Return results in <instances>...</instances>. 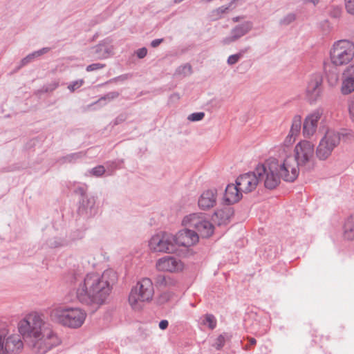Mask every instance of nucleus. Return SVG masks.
<instances>
[{"mask_svg":"<svg viewBox=\"0 0 354 354\" xmlns=\"http://www.w3.org/2000/svg\"><path fill=\"white\" fill-rule=\"evenodd\" d=\"M175 243L174 235L167 232H160L151 238L149 246L153 252L172 253L176 250Z\"/></svg>","mask_w":354,"mask_h":354,"instance_id":"8","label":"nucleus"},{"mask_svg":"<svg viewBox=\"0 0 354 354\" xmlns=\"http://www.w3.org/2000/svg\"><path fill=\"white\" fill-rule=\"evenodd\" d=\"M204 117H205V113L203 112H197V113H193L190 114L187 117V119H188V120L192 121V122H197V121L202 120L204 118Z\"/></svg>","mask_w":354,"mask_h":354,"instance_id":"32","label":"nucleus"},{"mask_svg":"<svg viewBox=\"0 0 354 354\" xmlns=\"http://www.w3.org/2000/svg\"><path fill=\"white\" fill-rule=\"evenodd\" d=\"M301 127V116L295 115L292 120L290 129L288 134L286 137L283 145V152L286 153V148H289L296 140L297 138L300 133Z\"/></svg>","mask_w":354,"mask_h":354,"instance_id":"16","label":"nucleus"},{"mask_svg":"<svg viewBox=\"0 0 354 354\" xmlns=\"http://www.w3.org/2000/svg\"><path fill=\"white\" fill-rule=\"evenodd\" d=\"M48 50H49V48H44L41 50L35 51L33 53L28 55L26 57H25L22 60V62L24 64H26L28 63L29 62H30L34 57H39L44 53H46L47 52H48Z\"/></svg>","mask_w":354,"mask_h":354,"instance_id":"28","label":"nucleus"},{"mask_svg":"<svg viewBox=\"0 0 354 354\" xmlns=\"http://www.w3.org/2000/svg\"><path fill=\"white\" fill-rule=\"evenodd\" d=\"M154 295L152 281L143 278L132 288L129 295V303L134 310H139L145 302L150 301Z\"/></svg>","mask_w":354,"mask_h":354,"instance_id":"5","label":"nucleus"},{"mask_svg":"<svg viewBox=\"0 0 354 354\" xmlns=\"http://www.w3.org/2000/svg\"><path fill=\"white\" fill-rule=\"evenodd\" d=\"M295 19L294 15H289L283 21V24H289Z\"/></svg>","mask_w":354,"mask_h":354,"instance_id":"44","label":"nucleus"},{"mask_svg":"<svg viewBox=\"0 0 354 354\" xmlns=\"http://www.w3.org/2000/svg\"><path fill=\"white\" fill-rule=\"evenodd\" d=\"M204 324H208L209 328L211 329H214L216 325V321L213 315L207 314L205 315V319L203 321Z\"/></svg>","mask_w":354,"mask_h":354,"instance_id":"30","label":"nucleus"},{"mask_svg":"<svg viewBox=\"0 0 354 354\" xmlns=\"http://www.w3.org/2000/svg\"><path fill=\"white\" fill-rule=\"evenodd\" d=\"M277 171L281 179L286 182H294L299 173L297 156H286L283 161L278 160Z\"/></svg>","mask_w":354,"mask_h":354,"instance_id":"9","label":"nucleus"},{"mask_svg":"<svg viewBox=\"0 0 354 354\" xmlns=\"http://www.w3.org/2000/svg\"><path fill=\"white\" fill-rule=\"evenodd\" d=\"M183 224L197 232L198 236L209 237L214 232L213 225L207 220L204 214L194 213L185 216Z\"/></svg>","mask_w":354,"mask_h":354,"instance_id":"7","label":"nucleus"},{"mask_svg":"<svg viewBox=\"0 0 354 354\" xmlns=\"http://www.w3.org/2000/svg\"><path fill=\"white\" fill-rule=\"evenodd\" d=\"M121 164H122V162H120V160H115L111 162H107L106 163L107 172L109 174H111L114 169L119 168L120 167Z\"/></svg>","mask_w":354,"mask_h":354,"instance_id":"31","label":"nucleus"},{"mask_svg":"<svg viewBox=\"0 0 354 354\" xmlns=\"http://www.w3.org/2000/svg\"><path fill=\"white\" fill-rule=\"evenodd\" d=\"M162 41H163L162 39H158L153 40L151 41V45L152 47L156 48V47L158 46L162 43Z\"/></svg>","mask_w":354,"mask_h":354,"instance_id":"42","label":"nucleus"},{"mask_svg":"<svg viewBox=\"0 0 354 354\" xmlns=\"http://www.w3.org/2000/svg\"><path fill=\"white\" fill-rule=\"evenodd\" d=\"M248 339H249L250 344H252V345H254L257 343L256 339L253 337H250Z\"/></svg>","mask_w":354,"mask_h":354,"instance_id":"45","label":"nucleus"},{"mask_svg":"<svg viewBox=\"0 0 354 354\" xmlns=\"http://www.w3.org/2000/svg\"><path fill=\"white\" fill-rule=\"evenodd\" d=\"M322 111L317 109L306 115L303 123L302 133L305 138H311L317 131L318 122L322 116Z\"/></svg>","mask_w":354,"mask_h":354,"instance_id":"12","label":"nucleus"},{"mask_svg":"<svg viewBox=\"0 0 354 354\" xmlns=\"http://www.w3.org/2000/svg\"><path fill=\"white\" fill-rule=\"evenodd\" d=\"M18 330L35 354H46L60 344L50 325L37 312L26 315L19 322Z\"/></svg>","mask_w":354,"mask_h":354,"instance_id":"1","label":"nucleus"},{"mask_svg":"<svg viewBox=\"0 0 354 354\" xmlns=\"http://www.w3.org/2000/svg\"><path fill=\"white\" fill-rule=\"evenodd\" d=\"M95 203L96 198L95 196H91L89 197L83 198L79 209L80 213L85 214L88 216L95 214L96 212Z\"/></svg>","mask_w":354,"mask_h":354,"instance_id":"22","label":"nucleus"},{"mask_svg":"<svg viewBox=\"0 0 354 354\" xmlns=\"http://www.w3.org/2000/svg\"><path fill=\"white\" fill-rule=\"evenodd\" d=\"M315 151V145L306 140L299 142L295 147V152L296 155H313Z\"/></svg>","mask_w":354,"mask_h":354,"instance_id":"24","label":"nucleus"},{"mask_svg":"<svg viewBox=\"0 0 354 354\" xmlns=\"http://www.w3.org/2000/svg\"><path fill=\"white\" fill-rule=\"evenodd\" d=\"M236 183L228 185L225 190L224 201L228 205L238 202L242 198V191Z\"/></svg>","mask_w":354,"mask_h":354,"instance_id":"20","label":"nucleus"},{"mask_svg":"<svg viewBox=\"0 0 354 354\" xmlns=\"http://www.w3.org/2000/svg\"><path fill=\"white\" fill-rule=\"evenodd\" d=\"M343 235L347 240L354 239V215L346 218L343 227Z\"/></svg>","mask_w":354,"mask_h":354,"instance_id":"25","label":"nucleus"},{"mask_svg":"<svg viewBox=\"0 0 354 354\" xmlns=\"http://www.w3.org/2000/svg\"><path fill=\"white\" fill-rule=\"evenodd\" d=\"M21 334H12L7 337L0 335V354H17L24 348Z\"/></svg>","mask_w":354,"mask_h":354,"instance_id":"10","label":"nucleus"},{"mask_svg":"<svg viewBox=\"0 0 354 354\" xmlns=\"http://www.w3.org/2000/svg\"><path fill=\"white\" fill-rule=\"evenodd\" d=\"M339 140L338 133L333 130H328L317 147V153L322 155L330 153L333 149L339 144Z\"/></svg>","mask_w":354,"mask_h":354,"instance_id":"11","label":"nucleus"},{"mask_svg":"<svg viewBox=\"0 0 354 354\" xmlns=\"http://www.w3.org/2000/svg\"><path fill=\"white\" fill-rule=\"evenodd\" d=\"M278 160L270 158L265 162L259 163L255 167V174L259 178V183L268 189L272 190L281 183V177L277 171Z\"/></svg>","mask_w":354,"mask_h":354,"instance_id":"4","label":"nucleus"},{"mask_svg":"<svg viewBox=\"0 0 354 354\" xmlns=\"http://www.w3.org/2000/svg\"><path fill=\"white\" fill-rule=\"evenodd\" d=\"M155 282L157 286H168L173 283L171 279L166 277L163 274H158L155 278Z\"/></svg>","mask_w":354,"mask_h":354,"instance_id":"27","label":"nucleus"},{"mask_svg":"<svg viewBox=\"0 0 354 354\" xmlns=\"http://www.w3.org/2000/svg\"><path fill=\"white\" fill-rule=\"evenodd\" d=\"M343 76L341 92L343 95H348L354 91V64L346 68Z\"/></svg>","mask_w":354,"mask_h":354,"instance_id":"19","label":"nucleus"},{"mask_svg":"<svg viewBox=\"0 0 354 354\" xmlns=\"http://www.w3.org/2000/svg\"><path fill=\"white\" fill-rule=\"evenodd\" d=\"M252 28L250 23H245L241 26H236L232 31V36L230 37H227L224 39L225 44H229L232 41H234L241 37L243 36L246 34Z\"/></svg>","mask_w":354,"mask_h":354,"instance_id":"23","label":"nucleus"},{"mask_svg":"<svg viewBox=\"0 0 354 354\" xmlns=\"http://www.w3.org/2000/svg\"><path fill=\"white\" fill-rule=\"evenodd\" d=\"M233 21H235V22H236V21H238V18H237V17L234 18V19H233Z\"/></svg>","mask_w":354,"mask_h":354,"instance_id":"49","label":"nucleus"},{"mask_svg":"<svg viewBox=\"0 0 354 354\" xmlns=\"http://www.w3.org/2000/svg\"><path fill=\"white\" fill-rule=\"evenodd\" d=\"M354 57V44L348 40L335 42L330 51L331 63L336 66L348 64Z\"/></svg>","mask_w":354,"mask_h":354,"instance_id":"6","label":"nucleus"},{"mask_svg":"<svg viewBox=\"0 0 354 354\" xmlns=\"http://www.w3.org/2000/svg\"><path fill=\"white\" fill-rule=\"evenodd\" d=\"M348 113L351 120L354 122V95L348 104Z\"/></svg>","mask_w":354,"mask_h":354,"instance_id":"37","label":"nucleus"},{"mask_svg":"<svg viewBox=\"0 0 354 354\" xmlns=\"http://www.w3.org/2000/svg\"><path fill=\"white\" fill-rule=\"evenodd\" d=\"M240 54L230 55L227 59V63L230 65L236 64L240 59Z\"/></svg>","mask_w":354,"mask_h":354,"instance_id":"39","label":"nucleus"},{"mask_svg":"<svg viewBox=\"0 0 354 354\" xmlns=\"http://www.w3.org/2000/svg\"><path fill=\"white\" fill-rule=\"evenodd\" d=\"M216 196L217 192L215 189L203 192L198 198V207L203 210L213 207L216 203Z\"/></svg>","mask_w":354,"mask_h":354,"instance_id":"18","label":"nucleus"},{"mask_svg":"<svg viewBox=\"0 0 354 354\" xmlns=\"http://www.w3.org/2000/svg\"><path fill=\"white\" fill-rule=\"evenodd\" d=\"M104 67H105V64H104L95 63V64H92L88 65L86 67V71L91 72V71H97V70L102 69V68H103Z\"/></svg>","mask_w":354,"mask_h":354,"instance_id":"36","label":"nucleus"},{"mask_svg":"<svg viewBox=\"0 0 354 354\" xmlns=\"http://www.w3.org/2000/svg\"><path fill=\"white\" fill-rule=\"evenodd\" d=\"M106 171V169L104 168V166L102 165H98L94 168L92 169L91 170V174L93 175V176H102L104 172Z\"/></svg>","mask_w":354,"mask_h":354,"instance_id":"34","label":"nucleus"},{"mask_svg":"<svg viewBox=\"0 0 354 354\" xmlns=\"http://www.w3.org/2000/svg\"><path fill=\"white\" fill-rule=\"evenodd\" d=\"M239 188L245 193H250L254 191L258 185L260 184L259 178L255 174V169L253 171L248 172L240 175L236 180Z\"/></svg>","mask_w":354,"mask_h":354,"instance_id":"13","label":"nucleus"},{"mask_svg":"<svg viewBox=\"0 0 354 354\" xmlns=\"http://www.w3.org/2000/svg\"><path fill=\"white\" fill-rule=\"evenodd\" d=\"M184 68H185V69H187V71H188L189 72H190V71H191V66H190L189 65H187V66H184Z\"/></svg>","mask_w":354,"mask_h":354,"instance_id":"47","label":"nucleus"},{"mask_svg":"<svg viewBox=\"0 0 354 354\" xmlns=\"http://www.w3.org/2000/svg\"><path fill=\"white\" fill-rule=\"evenodd\" d=\"M156 267L159 271L175 272L183 269V263L174 257L166 256L157 261Z\"/></svg>","mask_w":354,"mask_h":354,"instance_id":"14","label":"nucleus"},{"mask_svg":"<svg viewBox=\"0 0 354 354\" xmlns=\"http://www.w3.org/2000/svg\"><path fill=\"white\" fill-rule=\"evenodd\" d=\"M233 214V209L227 206L216 210L212 216V219L215 223H217L218 225H225L228 222Z\"/></svg>","mask_w":354,"mask_h":354,"instance_id":"21","label":"nucleus"},{"mask_svg":"<svg viewBox=\"0 0 354 354\" xmlns=\"http://www.w3.org/2000/svg\"><path fill=\"white\" fill-rule=\"evenodd\" d=\"M84 83V81L82 80H77L74 82L73 84H70L68 88L69 90L73 91L76 88H80Z\"/></svg>","mask_w":354,"mask_h":354,"instance_id":"38","label":"nucleus"},{"mask_svg":"<svg viewBox=\"0 0 354 354\" xmlns=\"http://www.w3.org/2000/svg\"><path fill=\"white\" fill-rule=\"evenodd\" d=\"M117 279V273L112 269L104 270L102 274L88 273L80 281L76 289V297L83 304L102 305Z\"/></svg>","mask_w":354,"mask_h":354,"instance_id":"2","label":"nucleus"},{"mask_svg":"<svg viewBox=\"0 0 354 354\" xmlns=\"http://www.w3.org/2000/svg\"><path fill=\"white\" fill-rule=\"evenodd\" d=\"M315 156H297L299 162V167L305 170H310L315 166Z\"/></svg>","mask_w":354,"mask_h":354,"instance_id":"26","label":"nucleus"},{"mask_svg":"<svg viewBox=\"0 0 354 354\" xmlns=\"http://www.w3.org/2000/svg\"><path fill=\"white\" fill-rule=\"evenodd\" d=\"M228 8L227 7H220L212 12L211 18L213 20H216L220 19L222 15L227 11Z\"/></svg>","mask_w":354,"mask_h":354,"instance_id":"29","label":"nucleus"},{"mask_svg":"<svg viewBox=\"0 0 354 354\" xmlns=\"http://www.w3.org/2000/svg\"><path fill=\"white\" fill-rule=\"evenodd\" d=\"M147 50L146 48H142L138 50L137 51V56L139 58H143L147 55Z\"/></svg>","mask_w":354,"mask_h":354,"instance_id":"40","label":"nucleus"},{"mask_svg":"<svg viewBox=\"0 0 354 354\" xmlns=\"http://www.w3.org/2000/svg\"><path fill=\"white\" fill-rule=\"evenodd\" d=\"M52 320L71 328H78L82 326L86 317V312L80 308L58 307L50 313Z\"/></svg>","mask_w":354,"mask_h":354,"instance_id":"3","label":"nucleus"},{"mask_svg":"<svg viewBox=\"0 0 354 354\" xmlns=\"http://www.w3.org/2000/svg\"><path fill=\"white\" fill-rule=\"evenodd\" d=\"M86 189L84 187H80L76 189L75 193L80 194L82 196H84L86 193Z\"/></svg>","mask_w":354,"mask_h":354,"instance_id":"43","label":"nucleus"},{"mask_svg":"<svg viewBox=\"0 0 354 354\" xmlns=\"http://www.w3.org/2000/svg\"><path fill=\"white\" fill-rule=\"evenodd\" d=\"M319 159H320L321 160H326V156H319Z\"/></svg>","mask_w":354,"mask_h":354,"instance_id":"48","label":"nucleus"},{"mask_svg":"<svg viewBox=\"0 0 354 354\" xmlns=\"http://www.w3.org/2000/svg\"><path fill=\"white\" fill-rule=\"evenodd\" d=\"M322 77L318 75L313 76L306 87V95L310 101H315L321 93Z\"/></svg>","mask_w":354,"mask_h":354,"instance_id":"17","label":"nucleus"},{"mask_svg":"<svg viewBox=\"0 0 354 354\" xmlns=\"http://www.w3.org/2000/svg\"><path fill=\"white\" fill-rule=\"evenodd\" d=\"M169 325V322L166 319L161 320L159 323V328L162 330H165Z\"/></svg>","mask_w":354,"mask_h":354,"instance_id":"41","label":"nucleus"},{"mask_svg":"<svg viewBox=\"0 0 354 354\" xmlns=\"http://www.w3.org/2000/svg\"><path fill=\"white\" fill-rule=\"evenodd\" d=\"M175 246L189 247L198 241V234L191 228H185L180 230L174 236Z\"/></svg>","mask_w":354,"mask_h":354,"instance_id":"15","label":"nucleus"},{"mask_svg":"<svg viewBox=\"0 0 354 354\" xmlns=\"http://www.w3.org/2000/svg\"><path fill=\"white\" fill-rule=\"evenodd\" d=\"M345 9L346 12L352 15H354V0H344Z\"/></svg>","mask_w":354,"mask_h":354,"instance_id":"33","label":"nucleus"},{"mask_svg":"<svg viewBox=\"0 0 354 354\" xmlns=\"http://www.w3.org/2000/svg\"><path fill=\"white\" fill-rule=\"evenodd\" d=\"M225 339L224 335H220L214 343V346L217 350H220L223 348L225 344Z\"/></svg>","mask_w":354,"mask_h":354,"instance_id":"35","label":"nucleus"},{"mask_svg":"<svg viewBox=\"0 0 354 354\" xmlns=\"http://www.w3.org/2000/svg\"><path fill=\"white\" fill-rule=\"evenodd\" d=\"M308 2H311L313 3V4H316L319 0H306Z\"/></svg>","mask_w":354,"mask_h":354,"instance_id":"46","label":"nucleus"}]
</instances>
